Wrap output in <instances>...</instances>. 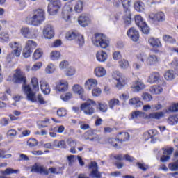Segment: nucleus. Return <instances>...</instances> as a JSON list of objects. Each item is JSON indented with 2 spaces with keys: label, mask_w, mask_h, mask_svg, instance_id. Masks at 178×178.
Masks as SVG:
<instances>
[{
  "label": "nucleus",
  "mask_w": 178,
  "mask_h": 178,
  "mask_svg": "<svg viewBox=\"0 0 178 178\" xmlns=\"http://www.w3.org/2000/svg\"><path fill=\"white\" fill-rule=\"evenodd\" d=\"M74 10L76 13H81L83 12V1H78L74 6Z\"/></svg>",
  "instance_id": "58836bf2"
},
{
  "label": "nucleus",
  "mask_w": 178,
  "mask_h": 178,
  "mask_svg": "<svg viewBox=\"0 0 178 178\" xmlns=\"http://www.w3.org/2000/svg\"><path fill=\"white\" fill-rule=\"evenodd\" d=\"M45 20V11L42 9H38L34 11L33 16L29 18V23L31 26H40Z\"/></svg>",
  "instance_id": "7ed1b4c3"
},
{
  "label": "nucleus",
  "mask_w": 178,
  "mask_h": 178,
  "mask_svg": "<svg viewBox=\"0 0 178 178\" xmlns=\"http://www.w3.org/2000/svg\"><path fill=\"white\" fill-rule=\"evenodd\" d=\"M90 115H92L95 112V108H97V103L94 100H90Z\"/></svg>",
  "instance_id": "8fccbe9b"
},
{
  "label": "nucleus",
  "mask_w": 178,
  "mask_h": 178,
  "mask_svg": "<svg viewBox=\"0 0 178 178\" xmlns=\"http://www.w3.org/2000/svg\"><path fill=\"white\" fill-rule=\"evenodd\" d=\"M56 143H58L57 145ZM54 147H56V148H61L63 149H66V148L67 147V145H66V142H65V140H60L58 142V140H54Z\"/></svg>",
  "instance_id": "473e14b6"
},
{
  "label": "nucleus",
  "mask_w": 178,
  "mask_h": 178,
  "mask_svg": "<svg viewBox=\"0 0 178 178\" xmlns=\"http://www.w3.org/2000/svg\"><path fill=\"white\" fill-rule=\"evenodd\" d=\"M9 47L13 49L11 54L15 55L17 58L20 56V54H22V44L17 42H11L9 43Z\"/></svg>",
  "instance_id": "1a4fd4ad"
},
{
  "label": "nucleus",
  "mask_w": 178,
  "mask_h": 178,
  "mask_svg": "<svg viewBox=\"0 0 178 178\" xmlns=\"http://www.w3.org/2000/svg\"><path fill=\"white\" fill-rule=\"evenodd\" d=\"M161 75L159 72H154L148 77L147 82L150 84H155L157 81H159Z\"/></svg>",
  "instance_id": "aec40b11"
},
{
  "label": "nucleus",
  "mask_w": 178,
  "mask_h": 178,
  "mask_svg": "<svg viewBox=\"0 0 178 178\" xmlns=\"http://www.w3.org/2000/svg\"><path fill=\"white\" fill-rule=\"evenodd\" d=\"M42 55H44V51H42V49L38 48L34 51L32 56V59L33 60H34V62H35V60H38V59L42 58Z\"/></svg>",
  "instance_id": "393cba45"
},
{
  "label": "nucleus",
  "mask_w": 178,
  "mask_h": 178,
  "mask_svg": "<svg viewBox=\"0 0 178 178\" xmlns=\"http://www.w3.org/2000/svg\"><path fill=\"white\" fill-rule=\"evenodd\" d=\"M120 134H123L124 138L123 139H116V138H109L108 139V141L110 144H112V145L116 148L118 147V143H115V141H118V143H120V144H122V143H123V141H127L129 140V139L130 138V134H129V133L125 132L124 134L120 133Z\"/></svg>",
  "instance_id": "f8f14e48"
},
{
  "label": "nucleus",
  "mask_w": 178,
  "mask_h": 178,
  "mask_svg": "<svg viewBox=\"0 0 178 178\" xmlns=\"http://www.w3.org/2000/svg\"><path fill=\"white\" fill-rule=\"evenodd\" d=\"M38 141H37V139L35 138H30L27 141V145H29V147H35L36 145H38Z\"/></svg>",
  "instance_id": "4d7b16f0"
},
{
  "label": "nucleus",
  "mask_w": 178,
  "mask_h": 178,
  "mask_svg": "<svg viewBox=\"0 0 178 178\" xmlns=\"http://www.w3.org/2000/svg\"><path fill=\"white\" fill-rule=\"evenodd\" d=\"M90 141H92L93 143H99V141H101V138L98 134L91 132Z\"/></svg>",
  "instance_id": "ea45409f"
},
{
  "label": "nucleus",
  "mask_w": 178,
  "mask_h": 178,
  "mask_svg": "<svg viewBox=\"0 0 178 178\" xmlns=\"http://www.w3.org/2000/svg\"><path fill=\"white\" fill-rule=\"evenodd\" d=\"M67 159H68L69 166H72V165L74 163V161L77 160V156H74V155L68 156Z\"/></svg>",
  "instance_id": "680f3d73"
},
{
  "label": "nucleus",
  "mask_w": 178,
  "mask_h": 178,
  "mask_svg": "<svg viewBox=\"0 0 178 178\" xmlns=\"http://www.w3.org/2000/svg\"><path fill=\"white\" fill-rule=\"evenodd\" d=\"M149 44L154 48H159L161 47V41H159L158 39H155L154 38H150L149 39Z\"/></svg>",
  "instance_id": "7c9ffc66"
},
{
  "label": "nucleus",
  "mask_w": 178,
  "mask_h": 178,
  "mask_svg": "<svg viewBox=\"0 0 178 178\" xmlns=\"http://www.w3.org/2000/svg\"><path fill=\"white\" fill-rule=\"evenodd\" d=\"M15 83L24 84L26 83V74L21 70L17 69L13 76Z\"/></svg>",
  "instance_id": "6e6552de"
},
{
  "label": "nucleus",
  "mask_w": 178,
  "mask_h": 178,
  "mask_svg": "<svg viewBox=\"0 0 178 178\" xmlns=\"http://www.w3.org/2000/svg\"><path fill=\"white\" fill-rule=\"evenodd\" d=\"M65 38L68 41H73L74 40L75 42L79 44V47H83L85 44L84 36L77 31L67 32Z\"/></svg>",
  "instance_id": "20e7f679"
},
{
  "label": "nucleus",
  "mask_w": 178,
  "mask_h": 178,
  "mask_svg": "<svg viewBox=\"0 0 178 178\" xmlns=\"http://www.w3.org/2000/svg\"><path fill=\"white\" fill-rule=\"evenodd\" d=\"M164 77L165 80H173V79H175V74H173V71H167L164 74Z\"/></svg>",
  "instance_id": "de8ad7c7"
},
{
  "label": "nucleus",
  "mask_w": 178,
  "mask_h": 178,
  "mask_svg": "<svg viewBox=\"0 0 178 178\" xmlns=\"http://www.w3.org/2000/svg\"><path fill=\"white\" fill-rule=\"evenodd\" d=\"M49 118H45L44 120H40L38 122V124L39 126V127H48V126H49V124H51V122Z\"/></svg>",
  "instance_id": "c9c22d12"
},
{
  "label": "nucleus",
  "mask_w": 178,
  "mask_h": 178,
  "mask_svg": "<svg viewBox=\"0 0 178 178\" xmlns=\"http://www.w3.org/2000/svg\"><path fill=\"white\" fill-rule=\"evenodd\" d=\"M31 84L33 86V88L34 91L40 90V85H38V79L37 77H33L31 79Z\"/></svg>",
  "instance_id": "f704fd0d"
},
{
  "label": "nucleus",
  "mask_w": 178,
  "mask_h": 178,
  "mask_svg": "<svg viewBox=\"0 0 178 178\" xmlns=\"http://www.w3.org/2000/svg\"><path fill=\"white\" fill-rule=\"evenodd\" d=\"M163 40L165 42H168L169 44H175V42H176V39H174L172 36L168 35H164Z\"/></svg>",
  "instance_id": "79ce46f5"
},
{
  "label": "nucleus",
  "mask_w": 178,
  "mask_h": 178,
  "mask_svg": "<svg viewBox=\"0 0 178 178\" xmlns=\"http://www.w3.org/2000/svg\"><path fill=\"white\" fill-rule=\"evenodd\" d=\"M142 97L143 101H146V102H149L152 99V96L149 93H143Z\"/></svg>",
  "instance_id": "0e129e2a"
},
{
  "label": "nucleus",
  "mask_w": 178,
  "mask_h": 178,
  "mask_svg": "<svg viewBox=\"0 0 178 178\" xmlns=\"http://www.w3.org/2000/svg\"><path fill=\"white\" fill-rule=\"evenodd\" d=\"M31 172H33L34 173H40V175H45L46 176H48V175H49V171H48V169H47V168L38 164H35L32 167Z\"/></svg>",
  "instance_id": "9b49d317"
},
{
  "label": "nucleus",
  "mask_w": 178,
  "mask_h": 178,
  "mask_svg": "<svg viewBox=\"0 0 178 178\" xmlns=\"http://www.w3.org/2000/svg\"><path fill=\"white\" fill-rule=\"evenodd\" d=\"M162 91H163V89L160 86H153L150 88L152 94H161Z\"/></svg>",
  "instance_id": "72a5a7b5"
},
{
  "label": "nucleus",
  "mask_w": 178,
  "mask_h": 178,
  "mask_svg": "<svg viewBox=\"0 0 178 178\" xmlns=\"http://www.w3.org/2000/svg\"><path fill=\"white\" fill-rule=\"evenodd\" d=\"M102 92V91L101 90V88H95L92 90V95L93 97H99V95H101Z\"/></svg>",
  "instance_id": "052dcab7"
},
{
  "label": "nucleus",
  "mask_w": 178,
  "mask_h": 178,
  "mask_svg": "<svg viewBox=\"0 0 178 178\" xmlns=\"http://www.w3.org/2000/svg\"><path fill=\"white\" fill-rule=\"evenodd\" d=\"M1 38L2 42H6L9 41V35L8 33L1 32Z\"/></svg>",
  "instance_id": "774afa93"
},
{
  "label": "nucleus",
  "mask_w": 178,
  "mask_h": 178,
  "mask_svg": "<svg viewBox=\"0 0 178 178\" xmlns=\"http://www.w3.org/2000/svg\"><path fill=\"white\" fill-rule=\"evenodd\" d=\"M25 48L33 51V49L37 48V42H35L34 40H28L26 42Z\"/></svg>",
  "instance_id": "c85d7f7f"
},
{
  "label": "nucleus",
  "mask_w": 178,
  "mask_h": 178,
  "mask_svg": "<svg viewBox=\"0 0 178 178\" xmlns=\"http://www.w3.org/2000/svg\"><path fill=\"white\" fill-rule=\"evenodd\" d=\"M74 74H76V68L70 67L67 69L65 75L67 76V77H72V76H74Z\"/></svg>",
  "instance_id": "37998d69"
},
{
  "label": "nucleus",
  "mask_w": 178,
  "mask_h": 178,
  "mask_svg": "<svg viewBox=\"0 0 178 178\" xmlns=\"http://www.w3.org/2000/svg\"><path fill=\"white\" fill-rule=\"evenodd\" d=\"M127 35L132 40V41H134L136 42V41H138V39L140 38V35L138 33V31L136 30L134 28H130L129 31H127Z\"/></svg>",
  "instance_id": "2eb2a0df"
},
{
  "label": "nucleus",
  "mask_w": 178,
  "mask_h": 178,
  "mask_svg": "<svg viewBox=\"0 0 178 178\" xmlns=\"http://www.w3.org/2000/svg\"><path fill=\"white\" fill-rule=\"evenodd\" d=\"M56 90L58 92H66L69 90V83L66 81H60L56 86Z\"/></svg>",
  "instance_id": "ddd939ff"
},
{
  "label": "nucleus",
  "mask_w": 178,
  "mask_h": 178,
  "mask_svg": "<svg viewBox=\"0 0 178 178\" xmlns=\"http://www.w3.org/2000/svg\"><path fill=\"white\" fill-rule=\"evenodd\" d=\"M42 33L44 38L47 40H51V38L55 37V29H54V26L50 24L44 26Z\"/></svg>",
  "instance_id": "0eeeda50"
},
{
  "label": "nucleus",
  "mask_w": 178,
  "mask_h": 178,
  "mask_svg": "<svg viewBox=\"0 0 178 178\" xmlns=\"http://www.w3.org/2000/svg\"><path fill=\"white\" fill-rule=\"evenodd\" d=\"M81 111H83L85 115H90V102L83 103L80 107Z\"/></svg>",
  "instance_id": "cd10ccee"
},
{
  "label": "nucleus",
  "mask_w": 178,
  "mask_h": 178,
  "mask_svg": "<svg viewBox=\"0 0 178 178\" xmlns=\"http://www.w3.org/2000/svg\"><path fill=\"white\" fill-rule=\"evenodd\" d=\"M149 18L153 22H165V13L163 12H159L156 14L151 13L149 15Z\"/></svg>",
  "instance_id": "4468645a"
},
{
  "label": "nucleus",
  "mask_w": 178,
  "mask_h": 178,
  "mask_svg": "<svg viewBox=\"0 0 178 178\" xmlns=\"http://www.w3.org/2000/svg\"><path fill=\"white\" fill-rule=\"evenodd\" d=\"M131 88L132 91H134L135 92H138L145 88V85L141 81H135L131 86Z\"/></svg>",
  "instance_id": "6ab92c4d"
},
{
  "label": "nucleus",
  "mask_w": 178,
  "mask_h": 178,
  "mask_svg": "<svg viewBox=\"0 0 178 178\" xmlns=\"http://www.w3.org/2000/svg\"><path fill=\"white\" fill-rule=\"evenodd\" d=\"M90 170L91 177L102 178V173L98 170V163L96 161H90Z\"/></svg>",
  "instance_id": "423d86ee"
},
{
  "label": "nucleus",
  "mask_w": 178,
  "mask_h": 178,
  "mask_svg": "<svg viewBox=\"0 0 178 178\" xmlns=\"http://www.w3.org/2000/svg\"><path fill=\"white\" fill-rule=\"evenodd\" d=\"M121 3L125 12H129V6H130V0H121Z\"/></svg>",
  "instance_id": "864d4df0"
},
{
  "label": "nucleus",
  "mask_w": 178,
  "mask_h": 178,
  "mask_svg": "<svg viewBox=\"0 0 178 178\" xmlns=\"http://www.w3.org/2000/svg\"><path fill=\"white\" fill-rule=\"evenodd\" d=\"M112 77L114 80H115V87L118 88V90L123 88V87H124L127 83V79H126V76H124L123 74L118 71L113 72Z\"/></svg>",
  "instance_id": "39448f33"
},
{
  "label": "nucleus",
  "mask_w": 178,
  "mask_h": 178,
  "mask_svg": "<svg viewBox=\"0 0 178 178\" xmlns=\"http://www.w3.org/2000/svg\"><path fill=\"white\" fill-rule=\"evenodd\" d=\"M88 22H90V16L88 15L82 14L78 19V23L81 27L88 26Z\"/></svg>",
  "instance_id": "f3484780"
},
{
  "label": "nucleus",
  "mask_w": 178,
  "mask_h": 178,
  "mask_svg": "<svg viewBox=\"0 0 178 178\" xmlns=\"http://www.w3.org/2000/svg\"><path fill=\"white\" fill-rule=\"evenodd\" d=\"M24 91L26 95L28 101H31V102H39L40 105H45V104H47V102L42 95L39 94L37 97H35V92H34L29 85L24 86Z\"/></svg>",
  "instance_id": "f03ea898"
},
{
  "label": "nucleus",
  "mask_w": 178,
  "mask_h": 178,
  "mask_svg": "<svg viewBox=\"0 0 178 178\" xmlns=\"http://www.w3.org/2000/svg\"><path fill=\"white\" fill-rule=\"evenodd\" d=\"M58 10H59V8H55L54 5H51V4L48 5L47 12L48 13H49V15H56Z\"/></svg>",
  "instance_id": "e433bc0d"
},
{
  "label": "nucleus",
  "mask_w": 178,
  "mask_h": 178,
  "mask_svg": "<svg viewBox=\"0 0 178 178\" xmlns=\"http://www.w3.org/2000/svg\"><path fill=\"white\" fill-rule=\"evenodd\" d=\"M40 86L41 91L45 95H48L51 92V88L49 87V84L45 80L42 79L40 81Z\"/></svg>",
  "instance_id": "dca6fc26"
},
{
  "label": "nucleus",
  "mask_w": 178,
  "mask_h": 178,
  "mask_svg": "<svg viewBox=\"0 0 178 178\" xmlns=\"http://www.w3.org/2000/svg\"><path fill=\"white\" fill-rule=\"evenodd\" d=\"M92 44L98 48L106 49V48L109 47V38L104 34L96 33L92 38Z\"/></svg>",
  "instance_id": "f257e3e1"
},
{
  "label": "nucleus",
  "mask_w": 178,
  "mask_h": 178,
  "mask_svg": "<svg viewBox=\"0 0 178 178\" xmlns=\"http://www.w3.org/2000/svg\"><path fill=\"white\" fill-rule=\"evenodd\" d=\"M72 91L75 92V94H78V95H81L82 94H84V88L81 87V86L79 84H75L72 87Z\"/></svg>",
  "instance_id": "c756f323"
},
{
  "label": "nucleus",
  "mask_w": 178,
  "mask_h": 178,
  "mask_svg": "<svg viewBox=\"0 0 178 178\" xmlns=\"http://www.w3.org/2000/svg\"><path fill=\"white\" fill-rule=\"evenodd\" d=\"M168 112H178V103L173 104L168 108Z\"/></svg>",
  "instance_id": "69168bd1"
},
{
  "label": "nucleus",
  "mask_w": 178,
  "mask_h": 178,
  "mask_svg": "<svg viewBox=\"0 0 178 178\" xmlns=\"http://www.w3.org/2000/svg\"><path fill=\"white\" fill-rule=\"evenodd\" d=\"M72 97H73V95L72 94V92H67L65 95H62L60 96V99H62V101H69V99H72Z\"/></svg>",
  "instance_id": "6e6d98bb"
},
{
  "label": "nucleus",
  "mask_w": 178,
  "mask_h": 178,
  "mask_svg": "<svg viewBox=\"0 0 178 178\" xmlns=\"http://www.w3.org/2000/svg\"><path fill=\"white\" fill-rule=\"evenodd\" d=\"M70 12H73V5L66 4L64 6L62 12V17L65 22H68L69 19H70Z\"/></svg>",
  "instance_id": "9d476101"
},
{
  "label": "nucleus",
  "mask_w": 178,
  "mask_h": 178,
  "mask_svg": "<svg viewBox=\"0 0 178 178\" xmlns=\"http://www.w3.org/2000/svg\"><path fill=\"white\" fill-rule=\"evenodd\" d=\"M95 74L97 77H104L106 74V70L102 67H97L95 69Z\"/></svg>",
  "instance_id": "a878e982"
},
{
  "label": "nucleus",
  "mask_w": 178,
  "mask_h": 178,
  "mask_svg": "<svg viewBox=\"0 0 178 178\" xmlns=\"http://www.w3.org/2000/svg\"><path fill=\"white\" fill-rule=\"evenodd\" d=\"M134 8L137 12H143V10H144V3L136 1L135 2Z\"/></svg>",
  "instance_id": "a19ab883"
},
{
  "label": "nucleus",
  "mask_w": 178,
  "mask_h": 178,
  "mask_svg": "<svg viewBox=\"0 0 178 178\" xmlns=\"http://www.w3.org/2000/svg\"><path fill=\"white\" fill-rule=\"evenodd\" d=\"M55 65L52 63H50L47 65V67L45 69V72L47 74H52L54 72H55Z\"/></svg>",
  "instance_id": "a18cd8bd"
},
{
  "label": "nucleus",
  "mask_w": 178,
  "mask_h": 178,
  "mask_svg": "<svg viewBox=\"0 0 178 178\" xmlns=\"http://www.w3.org/2000/svg\"><path fill=\"white\" fill-rule=\"evenodd\" d=\"M67 66H69V62H67V60H63L59 64V67L61 70L67 69Z\"/></svg>",
  "instance_id": "338daca9"
},
{
  "label": "nucleus",
  "mask_w": 178,
  "mask_h": 178,
  "mask_svg": "<svg viewBox=\"0 0 178 178\" xmlns=\"http://www.w3.org/2000/svg\"><path fill=\"white\" fill-rule=\"evenodd\" d=\"M168 122L169 124L173 125L176 124L178 122V116L177 115H170L168 119Z\"/></svg>",
  "instance_id": "c03bdc74"
},
{
  "label": "nucleus",
  "mask_w": 178,
  "mask_h": 178,
  "mask_svg": "<svg viewBox=\"0 0 178 178\" xmlns=\"http://www.w3.org/2000/svg\"><path fill=\"white\" fill-rule=\"evenodd\" d=\"M60 58V51H53L50 53V59L51 60H58Z\"/></svg>",
  "instance_id": "4c0bfd02"
},
{
  "label": "nucleus",
  "mask_w": 178,
  "mask_h": 178,
  "mask_svg": "<svg viewBox=\"0 0 178 178\" xmlns=\"http://www.w3.org/2000/svg\"><path fill=\"white\" fill-rule=\"evenodd\" d=\"M159 57L154 54L149 55L147 59V65H149V66H156L159 63Z\"/></svg>",
  "instance_id": "a211bd4d"
},
{
  "label": "nucleus",
  "mask_w": 178,
  "mask_h": 178,
  "mask_svg": "<svg viewBox=\"0 0 178 178\" xmlns=\"http://www.w3.org/2000/svg\"><path fill=\"white\" fill-rule=\"evenodd\" d=\"M130 105H134L136 108H140V106H143V102L138 97H134L129 100Z\"/></svg>",
  "instance_id": "bb28decb"
},
{
  "label": "nucleus",
  "mask_w": 178,
  "mask_h": 178,
  "mask_svg": "<svg viewBox=\"0 0 178 178\" xmlns=\"http://www.w3.org/2000/svg\"><path fill=\"white\" fill-rule=\"evenodd\" d=\"M18 172H19V170H13L10 168H8L2 172V175H12L13 173L17 174Z\"/></svg>",
  "instance_id": "603ef678"
},
{
  "label": "nucleus",
  "mask_w": 178,
  "mask_h": 178,
  "mask_svg": "<svg viewBox=\"0 0 178 178\" xmlns=\"http://www.w3.org/2000/svg\"><path fill=\"white\" fill-rule=\"evenodd\" d=\"M118 63L121 69H127V67H129V61L126 60L125 59L120 60Z\"/></svg>",
  "instance_id": "3c124183"
},
{
  "label": "nucleus",
  "mask_w": 178,
  "mask_h": 178,
  "mask_svg": "<svg viewBox=\"0 0 178 178\" xmlns=\"http://www.w3.org/2000/svg\"><path fill=\"white\" fill-rule=\"evenodd\" d=\"M20 33L24 38H33V34H31V31L29 27H22L20 29Z\"/></svg>",
  "instance_id": "4be33fe9"
},
{
  "label": "nucleus",
  "mask_w": 178,
  "mask_h": 178,
  "mask_svg": "<svg viewBox=\"0 0 178 178\" xmlns=\"http://www.w3.org/2000/svg\"><path fill=\"white\" fill-rule=\"evenodd\" d=\"M6 152L3 149H0V159H9V158H12V154H5Z\"/></svg>",
  "instance_id": "5fc2aeb1"
},
{
  "label": "nucleus",
  "mask_w": 178,
  "mask_h": 178,
  "mask_svg": "<svg viewBox=\"0 0 178 178\" xmlns=\"http://www.w3.org/2000/svg\"><path fill=\"white\" fill-rule=\"evenodd\" d=\"M165 116V113L162 111L154 112L149 114L146 118L147 119H156V120H159V119H162Z\"/></svg>",
  "instance_id": "412c9836"
},
{
  "label": "nucleus",
  "mask_w": 178,
  "mask_h": 178,
  "mask_svg": "<svg viewBox=\"0 0 178 178\" xmlns=\"http://www.w3.org/2000/svg\"><path fill=\"white\" fill-rule=\"evenodd\" d=\"M109 108L113 109V107L116 105H120V102L118 99H111L108 102Z\"/></svg>",
  "instance_id": "49530a36"
},
{
  "label": "nucleus",
  "mask_w": 178,
  "mask_h": 178,
  "mask_svg": "<svg viewBox=\"0 0 178 178\" xmlns=\"http://www.w3.org/2000/svg\"><path fill=\"white\" fill-rule=\"evenodd\" d=\"M33 54V51L26 49V47L24 48L22 52V55L24 58H30L31 56V54Z\"/></svg>",
  "instance_id": "13d9d810"
},
{
  "label": "nucleus",
  "mask_w": 178,
  "mask_h": 178,
  "mask_svg": "<svg viewBox=\"0 0 178 178\" xmlns=\"http://www.w3.org/2000/svg\"><path fill=\"white\" fill-rule=\"evenodd\" d=\"M65 167H51L49 168V171L50 173L53 175H62L63 173V170Z\"/></svg>",
  "instance_id": "b1692460"
},
{
  "label": "nucleus",
  "mask_w": 178,
  "mask_h": 178,
  "mask_svg": "<svg viewBox=\"0 0 178 178\" xmlns=\"http://www.w3.org/2000/svg\"><path fill=\"white\" fill-rule=\"evenodd\" d=\"M99 109L100 112H106V111H108V104L105 103H99Z\"/></svg>",
  "instance_id": "e2e57ef3"
},
{
  "label": "nucleus",
  "mask_w": 178,
  "mask_h": 178,
  "mask_svg": "<svg viewBox=\"0 0 178 178\" xmlns=\"http://www.w3.org/2000/svg\"><path fill=\"white\" fill-rule=\"evenodd\" d=\"M168 168L170 170H172V172H176L178 170V161L171 163L168 165Z\"/></svg>",
  "instance_id": "09e8293b"
},
{
  "label": "nucleus",
  "mask_w": 178,
  "mask_h": 178,
  "mask_svg": "<svg viewBox=\"0 0 178 178\" xmlns=\"http://www.w3.org/2000/svg\"><path fill=\"white\" fill-rule=\"evenodd\" d=\"M96 58L98 62H105L108 59V55L106 52L102 50L96 53Z\"/></svg>",
  "instance_id": "5701e85b"
},
{
  "label": "nucleus",
  "mask_w": 178,
  "mask_h": 178,
  "mask_svg": "<svg viewBox=\"0 0 178 178\" xmlns=\"http://www.w3.org/2000/svg\"><path fill=\"white\" fill-rule=\"evenodd\" d=\"M135 23L138 27H143V26H145V22H144L143 17L140 15L135 16Z\"/></svg>",
  "instance_id": "2f4dec72"
},
{
  "label": "nucleus",
  "mask_w": 178,
  "mask_h": 178,
  "mask_svg": "<svg viewBox=\"0 0 178 178\" xmlns=\"http://www.w3.org/2000/svg\"><path fill=\"white\" fill-rule=\"evenodd\" d=\"M42 67V63L41 62H38L31 67L32 72H37V70H40Z\"/></svg>",
  "instance_id": "bf43d9fd"
}]
</instances>
